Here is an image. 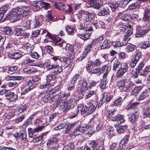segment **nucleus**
<instances>
[{
    "label": "nucleus",
    "instance_id": "obj_50",
    "mask_svg": "<svg viewBox=\"0 0 150 150\" xmlns=\"http://www.w3.org/2000/svg\"><path fill=\"white\" fill-rule=\"evenodd\" d=\"M101 99L104 100H105L107 102L110 100L111 98L109 96H108V93L105 92L103 93V97Z\"/></svg>",
    "mask_w": 150,
    "mask_h": 150
},
{
    "label": "nucleus",
    "instance_id": "obj_53",
    "mask_svg": "<svg viewBox=\"0 0 150 150\" xmlns=\"http://www.w3.org/2000/svg\"><path fill=\"white\" fill-rule=\"evenodd\" d=\"M139 2H136L135 3H133L131 4L129 7V9L130 10H133L139 7L140 6V3Z\"/></svg>",
    "mask_w": 150,
    "mask_h": 150
},
{
    "label": "nucleus",
    "instance_id": "obj_34",
    "mask_svg": "<svg viewBox=\"0 0 150 150\" xmlns=\"http://www.w3.org/2000/svg\"><path fill=\"white\" fill-rule=\"evenodd\" d=\"M6 50L8 51H13L16 50V46L13 43H9L6 46Z\"/></svg>",
    "mask_w": 150,
    "mask_h": 150
},
{
    "label": "nucleus",
    "instance_id": "obj_32",
    "mask_svg": "<svg viewBox=\"0 0 150 150\" xmlns=\"http://www.w3.org/2000/svg\"><path fill=\"white\" fill-rule=\"evenodd\" d=\"M127 127L128 126L126 125H121L117 127L116 130L118 133H122L127 129Z\"/></svg>",
    "mask_w": 150,
    "mask_h": 150
},
{
    "label": "nucleus",
    "instance_id": "obj_28",
    "mask_svg": "<svg viewBox=\"0 0 150 150\" xmlns=\"http://www.w3.org/2000/svg\"><path fill=\"white\" fill-rule=\"evenodd\" d=\"M8 8V6H4L0 8V19H2L5 13L7 11Z\"/></svg>",
    "mask_w": 150,
    "mask_h": 150
},
{
    "label": "nucleus",
    "instance_id": "obj_45",
    "mask_svg": "<svg viewBox=\"0 0 150 150\" xmlns=\"http://www.w3.org/2000/svg\"><path fill=\"white\" fill-rule=\"evenodd\" d=\"M26 115L25 114L22 115L21 116L16 118V119L13 120V121L16 123L18 124L19 123L21 122L25 118Z\"/></svg>",
    "mask_w": 150,
    "mask_h": 150
},
{
    "label": "nucleus",
    "instance_id": "obj_14",
    "mask_svg": "<svg viewBox=\"0 0 150 150\" xmlns=\"http://www.w3.org/2000/svg\"><path fill=\"white\" fill-rule=\"evenodd\" d=\"M50 86V84L49 83H47L46 84L40 85V88L42 89L45 88V89H47L48 91H49V94H53L54 93H57V92L55 91L54 88L52 89L50 91V89H49V88Z\"/></svg>",
    "mask_w": 150,
    "mask_h": 150
},
{
    "label": "nucleus",
    "instance_id": "obj_46",
    "mask_svg": "<svg viewBox=\"0 0 150 150\" xmlns=\"http://www.w3.org/2000/svg\"><path fill=\"white\" fill-rule=\"evenodd\" d=\"M103 40V37L100 36L94 39L91 42L92 43H93V45H96L97 43L100 42L102 40Z\"/></svg>",
    "mask_w": 150,
    "mask_h": 150
},
{
    "label": "nucleus",
    "instance_id": "obj_12",
    "mask_svg": "<svg viewBox=\"0 0 150 150\" xmlns=\"http://www.w3.org/2000/svg\"><path fill=\"white\" fill-rule=\"evenodd\" d=\"M149 38L148 36H144L143 37V40L142 42V48L146 49L150 47Z\"/></svg>",
    "mask_w": 150,
    "mask_h": 150
},
{
    "label": "nucleus",
    "instance_id": "obj_41",
    "mask_svg": "<svg viewBox=\"0 0 150 150\" xmlns=\"http://www.w3.org/2000/svg\"><path fill=\"white\" fill-rule=\"evenodd\" d=\"M94 45L91 42H90L86 46L85 51L84 52L87 54V53L91 52V49Z\"/></svg>",
    "mask_w": 150,
    "mask_h": 150
},
{
    "label": "nucleus",
    "instance_id": "obj_47",
    "mask_svg": "<svg viewBox=\"0 0 150 150\" xmlns=\"http://www.w3.org/2000/svg\"><path fill=\"white\" fill-rule=\"evenodd\" d=\"M86 68L88 71L90 73V71L93 69H94V67L92 61L88 62L86 65Z\"/></svg>",
    "mask_w": 150,
    "mask_h": 150
},
{
    "label": "nucleus",
    "instance_id": "obj_44",
    "mask_svg": "<svg viewBox=\"0 0 150 150\" xmlns=\"http://www.w3.org/2000/svg\"><path fill=\"white\" fill-rule=\"evenodd\" d=\"M143 20L144 21L150 22V13L144 11Z\"/></svg>",
    "mask_w": 150,
    "mask_h": 150
},
{
    "label": "nucleus",
    "instance_id": "obj_63",
    "mask_svg": "<svg viewBox=\"0 0 150 150\" xmlns=\"http://www.w3.org/2000/svg\"><path fill=\"white\" fill-rule=\"evenodd\" d=\"M92 62L94 67L100 66L102 64V62L98 59H96Z\"/></svg>",
    "mask_w": 150,
    "mask_h": 150
},
{
    "label": "nucleus",
    "instance_id": "obj_2",
    "mask_svg": "<svg viewBox=\"0 0 150 150\" xmlns=\"http://www.w3.org/2000/svg\"><path fill=\"white\" fill-rule=\"evenodd\" d=\"M119 29L123 32H125L126 34L124 36V40H126L127 39H129L132 36L133 29L131 26H128L124 25H120L119 26Z\"/></svg>",
    "mask_w": 150,
    "mask_h": 150
},
{
    "label": "nucleus",
    "instance_id": "obj_7",
    "mask_svg": "<svg viewBox=\"0 0 150 150\" xmlns=\"http://www.w3.org/2000/svg\"><path fill=\"white\" fill-rule=\"evenodd\" d=\"M77 89L82 91L86 89L87 88V83L84 79L81 78L76 85Z\"/></svg>",
    "mask_w": 150,
    "mask_h": 150
},
{
    "label": "nucleus",
    "instance_id": "obj_60",
    "mask_svg": "<svg viewBox=\"0 0 150 150\" xmlns=\"http://www.w3.org/2000/svg\"><path fill=\"white\" fill-rule=\"evenodd\" d=\"M21 9L23 10V11H23L24 12L22 13V16H21L22 17H23L24 16H26V14H25V13H28L29 12V8L28 7H27L25 6H24L22 7V8H21Z\"/></svg>",
    "mask_w": 150,
    "mask_h": 150
},
{
    "label": "nucleus",
    "instance_id": "obj_36",
    "mask_svg": "<svg viewBox=\"0 0 150 150\" xmlns=\"http://www.w3.org/2000/svg\"><path fill=\"white\" fill-rule=\"evenodd\" d=\"M8 16L9 17L10 20L12 22H15L19 20L21 18V17H22V16H21L20 15H13Z\"/></svg>",
    "mask_w": 150,
    "mask_h": 150
},
{
    "label": "nucleus",
    "instance_id": "obj_21",
    "mask_svg": "<svg viewBox=\"0 0 150 150\" xmlns=\"http://www.w3.org/2000/svg\"><path fill=\"white\" fill-rule=\"evenodd\" d=\"M76 126L75 122H72L69 123L67 125L64 131V132L65 134L68 133L71 130L74 128Z\"/></svg>",
    "mask_w": 150,
    "mask_h": 150
},
{
    "label": "nucleus",
    "instance_id": "obj_22",
    "mask_svg": "<svg viewBox=\"0 0 150 150\" xmlns=\"http://www.w3.org/2000/svg\"><path fill=\"white\" fill-rule=\"evenodd\" d=\"M88 127V126L86 125L84 126H80L78 125L76 127V129L78 130L80 132H83L86 134L89 132Z\"/></svg>",
    "mask_w": 150,
    "mask_h": 150
},
{
    "label": "nucleus",
    "instance_id": "obj_58",
    "mask_svg": "<svg viewBox=\"0 0 150 150\" xmlns=\"http://www.w3.org/2000/svg\"><path fill=\"white\" fill-rule=\"evenodd\" d=\"M40 6L46 9H47L50 7V4L47 3H46L43 1H40Z\"/></svg>",
    "mask_w": 150,
    "mask_h": 150
},
{
    "label": "nucleus",
    "instance_id": "obj_62",
    "mask_svg": "<svg viewBox=\"0 0 150 150\" xmlns=\"http://www.w3.org/2000/svg\"><path fill=\"white\" fill-rule=\"evenodd\" d=\"M120 63L117 60H115L114 63L113 67V70H115L117 68H119L120 67Z\"/></svg>",
    "mask_w": 150,
    "mask_h": 150
},
{
    "label": "nucleus",
    "instance_id": "obj_31",
    "mask_svg": "<svg viewBox=\"0 0 150 150\" xmlns=\"http://www.w3.org/2000/svg\"><path fill=\"white\" fill-rule=\"evenodd\" d=\"M47 134V132H45L42 133L40 136L37 137L36 138L33 139V142L34 143H37L39 141H41L42 143L43 141L44 140L43 139L45 137V134Z\"/></svg>",
    "mask_w": 150,
    "mask_h": 150
},
{
    "label": "nucleus",
    "instance_id": "obj_56",
    "mask_svg": "<svg viewBox=\"0 0 150 150\" xmlns=\"http://www.w3.org/2000/svg\"><path fill=\"white\" fill-rule=\"evenodd\" d=\"M74 147V146L73 144H68L64 147L63 150H72Z\"/></svg>",
    "mask_w": 150,
    "mask_h": 150
},
{
    "label": "nucleus",
    "instance_id": "obj_20",
    "mask_svg": "<svg viewBox=\"0 0 150 150\" xmlns=\"http://www.w3.org/2000/svg\"><path fill=\"white\" fill-rule=\"evenodd\" d=\"M24 79V77L23 76H6L5 77V79L6 81H9L10 80H23Z\"/></svg>",
    "mask_w": 150,
    "mask_h": 150
},
{
    "label": "nucleus",
    "instance_id": "obj_49",
    "mask_svg": "<svg viewBox=\"0 0 150 150\" xmlns=\"http://www.w3.org/2000/svg\"><path fill=\"white\" fill-rule=\"evenodd\" d=\"M65 29L68 34L70 35L73 34L75 31V29L73 27L71 28L70 26H68L66 27Z\"/></svg>",
    "mask_w": 150,
    "mask_h": 150
},
{
    "label": "nucleus",
    "instance_id": "obj_55",
    "mask_svg": "<svg viewBox=\"0 0 150 150\" xmlns=\"http://www.w3.org/2000/svg\"><path fill=\"white\" fill-rule=\"evenodd\" d=\"M107 76H103V78L104 79L103 81H102L100 85V86L101 88H105L106 85V80L105 79L106 78Z\"/></svg>",
    "mask_w": 150,
    "mask_h": 150
},
{
    "label": "nucleus",
    "instance_id": "obj_23",
    "mask_svg": "<svg viewBox=\"0 0 150 150\" xmlns=\"http://www.w3.org/2000/svg\"><path fill=\"white\" fill-rule=\"evenodd\" d=\"M126 81L124 86H123L122 88L125 91L128 92L130 91V88L133 85L132 83L128 80Z\"/></svg>",
    "mask_w": 150,
    "mask_h": 150
},
{
    "label": "nucleus",
    "instance_id": "obj_18",
    "mask_svg": "<svg viewBox=\"0 0 150 150\" xmlns=\"http://www.w3.org/2000/svg\"><path fill=\"white\" fill-rule=\"evenodd\" d=\"M129 39H127L126 40H125L123 39V41L122 42V43H121L120 40L119 39H118L115 42L113 43L114 47H120L122 46L126 45L127 43L128 42V41Z\"/></svg>",
    "mask_w": 150,
    "mask_h": 150
},
{
    "label": "nucleus",
    "instance_id": "obj_29",
    "mask_svg": "<svg viewBox=\"0 0 150 150\" xmlns=\"http://www.w3.org/2000/svg\"><path fill=\"white\" fill-rule=\"evenodd\" d=\"M119 15L121 17V18L123 20L128 21L132 19V15L129 14H122L120 13Z\"/></svg>",
    "mask_w": 150,
    "mask_h": 150
},
{
    "label": "nucleus",
    "instance_id": "obj_35",
    "mask_svg": "<svg viewBox=\"0 0 150 150\" xmlns=\"http://www.w3.org/2000/svg\"><path fill=\"white\" fill-rule=\"evenodd\" d=\"M78 27L79 28L82 29H85L86 30L88 28H91L89 27L88 28V25L86 24L82 20L80 21L78 25Z\"/></svg>",
    "mask_w": 150,
    "mask_h": 150
},
{
    "label": "nucleus",
    "instance_id": "obj_8",
    "mask_svg": "<svg viewBox=\"0 0 150 150\" xmlns=\"http://www.w3.org/2000/svg\"><path fill=\"white\" fill-rule=\"evenodd\" d=\"M93 30L92 28L91 27V28H88L85 30L83 33L78 34L77 36L84 40H86L89 39L90 36V34L89 31Z\"/></svg>",
    "mask_w": 150,
    "mask_h": 150
},
{
    "label": "nucleus",
    "instance_id": "obj_33",
    "mask_svg": "<svg viewBox=\"0 0 150 150\" xmlns=\"http://www.w3.org/2000/svg\"><path fill=\"white\" fill-rule=\"evenodd\" d=\"M108 66L105 65L101 69H100V74H103V75H107L109 73L110 69Z\"/></svg>",
    "mask_w": 150,
    "mask_h": 150
},
{
    "label": "nucleus",
    "instance_id": "obj_57",
    "mask_svg": "<svg viewBox=\"0 0 150 150\" xmlns=\"http://www.w3.org/2000/svg\"><path fill=\"white\" fill-rule=\"evenodd\" d=\"M40 6L46 9H47L50 7V4L47 3H46L43 1H40Z\"/></svg>",
    "mask_w": 150,
    "mask_h": 150
},
{
    "label": "nucleus",
    "instance_id": "obj_42",
    "mask_svg": "<svg viewBox=\"0 0 150 150\" xmlns=\"http://www.w3.org/2000/svg\"><path fill=\"white\" fill-rule=\"evenodd\" d=\"M129 138V135L127 134L125 136L124 139L120 142V143L124 146L125 148L127 144Z\"/></svg>",
    "mask_w": 150,
    "mask_h": 150
},
{
    "label": "nucleus",
    "instance_id": "obj_64",
    "mask_svg": "<svg viewBox=\"0 0 150 150\" xmlns=\"http://www.w3.org/2000/svg\"><path fill=\"white\" fill-rule=\"evenodd\" d=\"M144 115L148 117H150V107H148L145 109L144 111Z\"/></svg>",
    "mask_w": 150,
    "mask_h": 150
},
{
    "label": "nucleus",
    "instance_id": "obj_26",
    "mask_svg": "<svg viewBox=\"0 0 150 150\" xmlns=\"http://www.w3.org/2000/svg\"><path fill=\"white\" fill-rule=\"evenodd\" d=\"M31 21L30 20L24 21L22 25V28L24 30L30 29L31 28Z\"/></svg>",
    "mask_w": 150,
    "mask_h": 150
},
{
    "label": "nucleus",
    "instance_id": "obj_37",
    "mask_svg": "<svg viewBox=\"0 0 150 150\" xmlns=\"http://www.w3.org/2000/svg\"><path fill=\"white\" fill-rule=\"evenodd\" d=\"M118 4L116 1L112 2L108 6L109 9H111L112 11H114L115 10L117 9L118 8Z\"/></svg>",
    "mask_w": 150,
    "mask_h": 150
},
{
    "label": "nucleus",
    "instance_id": "obj_51",
    "mask_svg": "<svg viewBox=\"0 0 150 150\" xmlns=\"http://www.w3.org/2000/svg\"><path fill=\"white\" fill-rule=\"evenodd\" d=\"M5 96L6 97H9L10 98H12L13 100L16 99L17 98V96L15 95L13 93L11 92H8L6 93L5 94Z\"/></svg>",
    "mask_w": 150,
    "mask_h": 150
},
{
    "label": "nucleus",
    "instance_id": "obj_25",
    "mask_svg": "<svg viewBox=\"0 0 150 150\" xmlns=\"http://www.w3.org/2000/svg\"><path fill=\"white\" fill-rule=\"evenodd\" d=\"M150 30V29H146L145 30L142 29L138 30L136 34V37H140L142 35L146 33Z\"/></svg>",
    "mask_w": 150,
    "mask_h": 150
},
{
    "label": "nucleus",
    "instance_id": "obj_38",
    "mask_svg": "<svg viewBox=\"0 0 150 150\" xmlns=\"http://www.w3.org/2000/svg\"><path fill=\"white\" fill-rule=\"evenodd\" d=\"M110 47V43H109V40L108 39H106L103 42V44L101 46V49L104 50L108 49Z\"/></svg>",
    "mask_w": 150,
    "mask_h": 150
},
{
    "label": "nucleus",
    "instance_id": "obj_30",
    "mask_svg": "<svg viewBox=\"0 0 150 150\" xmlns=\"http://www.w3.org/2000/svg\"><path fill=\"white\" fill-rule=\"evenodd\" d=\"M59 63L54 61H51L49 65L47 66V67L49 69L57 68L59 66Z\"/></svg>",
    "mask_w": 150,
    "mask_h": 150
},
{
    "label": "nucleus",
    "instance_id": "obj_15",
    "mask_svg": "<svg viewBox=\"0 0 150 150\" xmlns=\"http://www.w3.org/2000/svg\"><path fill=\"white\" fill-rule=\"evenodd\" d=\"M127 65L125 63L121 64V68L117 71V75H123L127 71Z\"/></svg>",
    "mask_w": 150,
    "mask_h": 150
},
{
    "label": "nucleus",
    "instance_id": "obj_52",
    "mask_svg": "<svg viewBox=\"0 0 150 150\" xmlns=\"http://www.w3.org/2000/svg\"><path fill=\"white\" fill-rule=\"evenodd\" d=\"M38 76H34L32 78V80H30L28 82V84L29 85H30L33 84V82H37L38 81L39 79V77Z\"/></svg>",
    "mask_w": 150,
    "mask_h": 150
},
{
    "label": "nucleus",
    "instance_id": "obj_59",
    "mask_svg": "<svg viewBox=\"0 0 150 150\" xmlns=\"http://www.w3.org/2000/svg\"><path fill=\"white\" fill-rule=\"evenodd\" d=\"M23 30L21 28H16L14 33L15 35L17 36H21L22 35Z\"/></svg>",
    "mask_w": 150,
    "mask_h": 150
},
{
    "label": "nucleus",
    "instance_id": "obj_24",
    "mask_svg": "<svg viewBox=\"0 0 150 150\" xmlns=\"http://www.w3.org/2000/svg\"><path fill=\"white\" fill-rule=\"evenodd\" d=\"M61 62L64 64V67L66 68L68 67L71 63L72 60L69 57H62Z\"/></svg>",
    "mask_w": 150,
    "mask_h": 150
},
{
    "label": "nucleus",
    "instance_id": "obj_48",
    "mask_svg": "<svg viewBox=\"0 0 150 150\" xmlns=\"http://www.w3.org/2000/svg\"><path fill=\"white\" fill-rule=\"evenodd\" d=\"M149 95L146 91L143 92L139 96L138 98V100L140 101L143 100L146 97L148 96Z\"/></svg>",
    "mask_w": 150,
    "mask_h": 150
},
{
    "label": "nucleus",
    "instance_id": "obj_39",
    "mask_svg": "<svg viewBox=\"0 0 150 150\" xmlns=\"http://www.w3.org/2000/svg\"><path fill=\"white\" fill-rule=\"evenodd\" d=\"M126 45H127V47L126 49L127 52H133L134 50L136 47L134 45L130 43L127 44Z\"/></svg>",
    "mask_w": 150,
    "mask_h": 150
},
{
    "label": "nucleus",
    "instance_id": "obj_5",
    "mask_svg": "<svg viewBox=\"0 0 150 150\" xmlns=\"http://www.w3.org/2000/svg\"><path fill=\"white\" fill-rule=\"evenodd\" d=\"M72 104V100H62L59 104V108L63 112H66L69 110Z\"/></svg>",
    "mask_w": 150,
    "mask_h": 150
},
{
    "label": "nucleus",
    "instance_id": "obj_17",
    "mask_svg": "<svg viewBox=\"0 0 150 150\" xmlns=\"http://www.w3.org/2000/svg\"><path fill=\"white\" fill-rule=\"evenodd\" d=\"M62 96L61 94H57L52 97L50 99L52 102H54L57 105L60 104L61 101L62 100Z\"/></svg>",
    "mask_w": 150,
    "mask_h": 150
},
{
    "label": "nucleus",
    "instance_id": "obj_19",
    "mask_svg": "<svg viewBox=\"0 0 150 150\" xmlns=\"http://www.w3.org/2000/svg\"><path fill=\"white\" fill-rule=\"evenodd\" d=\"M84 15L83 19L87 22L93 19L95 17L94 14L87 12H86Z\"/></svg>",
    "mask_w": 150,
    "mask_h": 150
},
{
    "label": "nucleus",
    "instance_id": "obj_43",
    "mask_svg": "<svg viewBox=\"0 0 150 150\" xmlns=\"http://www.w3.org/2000/svg\"><path fill=\"white\" fill-rule=\"evenodd\" d=\"M143 87V86H138L135 88L132 91V95L136 96V94L139 93Z\"/></svg>",
    "mask_w": 150,
    "mask_h": 150
},
{
    "label": "nucleus",
    "instance_id": "obj_54",
    "mask_svg": "<svg viewBox=\"0 0 150 150\" xmlns=\"http://www.w3.org/2000/svg\"><path fill=\"white\" fill-rule=\"evenodd\" d=\"M114 131V129L112 128L108 129L107 130V133L109 138H111L115 135Z\"/></svg>",
    "mask_w": 150,
    "mask_h": 150
},
{
    "label": "nucleus",
    "instance_id": "obj_13",
    "mask_svg": "<svg viewBox=\"0 0 150 150\" xmlns=\"http://www.w3.org/2000/svg\"><path fill=\"white\" fill-rule=\"evenodd\" d=\"M109 10L108 7H101L98 12L97 14L100 16H104L107 15Z\"/></svg>",
    "mask_w": 150,
    "mask_h": 150
},
{
    "label": "nucleus",
    "instance_id": "obj_6",
    "mask_svg": "<svg viewBox=\"0 0 150 150\" xmlns=\"http://www.w3.org/2000/svg\"><path fill=\"white\" fill-rule=\"evenodd\" d=\"M53 6L57 9L63 11L67 13H71L72 11V8L70 6H66L63 3L55 2L54 3Z\"/></svg>",
    "mask_w": 150,
    "mask_h": 150
},
{
    "label": "nucleus",
    "instance_id": "obj_11",
    "mask_svg": "<svg viewBox=\"0 0 150 150\" xmlns=\"http://www.w3.org/2000/svg\"><path fill=\"white\" fill-rule=\"evenodd\" d=\"M42 20L41 16L35 14L33 19V24L35 26L40 25L42 23Z\"/></svg>",
    "mask_w": 150,
    "mask_h": 150
},
{
    "label": "nucleus",
    "instance_id": "obj_16",
    "mask_svg": "<svg viewBox=\"0 0 150 150\" xmlns=\"http://www.w3.org/2000/svg\"><path fill=\"white\" fill-rule=\"evenodd\" d=\"M91 6L96 9H98L101 6V1L100 0H92L90 2Z\"/></svg>",
    "mask_w": 150,
    "mask_h": 150
},
{
    "label": "nucleus",
    "instance_id": "obj_3",
    "mask_svg": "<svg viewBox=\"0 0 150 150\" xmlns=\"http://www.w3.org/2000/svg\"><path fill=\"white\" fill-rule=\"evenodd\" d=\"M98 103L97 101L93 102V103L90 102L87 103L84 108V112H85V115H88L94 111L98 106Z\"/></svg>",
    "mask_w": 150,
    "mask_h": 150
},
{
    "label": "nucleus",
    "instance_id": "obj_61",
    "mask_svg": "<svg viewBox=\"0 0 150 150\" xmlns=\"http://www.w3.org/2000/svg\"><path fill=\"white\" fill-rule=\"evenodd\" d=\"M15 115V112L12 111L7 112V115L5 116V118L8 119H10L13 117Z\"/></svg>",
    "mask_w": 150,
    "mask_h": 150
},
{
    "label": "nucleus",
    "instance_id": "obj_27",
    "mask_svg": "<svg viewBox=\"0 0 150 150\" xmlns=\"http://www.w3.org/2000/svg\"><path fill=\"white\" fill-rule=\"evenodd\" d=\"M40 97L41 98V100L44 102L46 103L49 100L50 95L47 93H42L40 94Z\"/></svg>",
    "mask_w": 150,
    "mask_h": 150
},
{
    "label": "nucleus",
    "instance_id": "obj_40",
    "mask_svg": "<svg viewBox=\"0 0 150 150\" xmlns=\"http://www.w3.org/2000/svg\"><path fill=\"white\" fill-rule=\"evenodd\" d=\"M125 97L122 98L121 97H119L117 99L115 100L113 103L114 106H118L122 104V101L123 100Z\"/></svg>",
    "mask_w": 150,
    "mask_h": 150
},
{
    "label": "nucleus",
    "instance_id": "obj_9",
    "mask_svg": "<svg viewBox=\"0 0 150 150\" xmlns=\"http://www.w3.org/2000/svg\"><path fill=\"white\" fill-rule=\"evenodd\" d=\"M23 10L21 8L18 7H16L13 8L8 14V16H12L13 15H20L22 16V13L24 12Z\"/></svg>",
    "mask_w": 150,
    "mask_h": 150
},
{
    "label": "nucleus",
    "instance_id": "obj_1",
    "mask_svg": "<svg viewBox=\"0 0 150 150\" xmlns=\"http://www.w3.org/2000/svg\"><path fill=\"white\" fill-rule=\"evenodd\" d=\"M107 112L106 114V117H112V120L113 121H118L117 125H119L124 121L123 116L120 114H118V112L116 110H114L112 111H107Z\"/></svg>",
    "mask_w": 150,
    "mask_h": 150
},
{
    "label": "nucleus",
    "instance_id": "obj_10",
    "mask_svg": "<svg viewBox=\"0 0 150 150\" xmlns=\"http://www.w3.org/2000/svg\"><path fill=\"white\" fill-rule=\"evenodd\" d=\"M44 127L43 126H39V127L34 128L33 129L31 128H29L28 129V134L29 137L33 138V134L36 132H39L41 131Z\"/></svg>",
    "mask_w": 150,
    "mask_h": 150
},
{
    "label": "nucleus",
    "instance_id": "obj_4",
    "mask_svg": "<svg viewBox=\"0 0 150 150\" xmlns=\"http://www.w3.org/2000/svg\"><path fill=\"white\" fill-rule=\"evenodd\" d=\"M88 144L93 149L92 150H104V143L102 140L100 141L95 140L89 141Z\"/></svg>",
    "mask_w": 150,
    "mask_h": 150
}]
</instances>
